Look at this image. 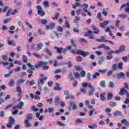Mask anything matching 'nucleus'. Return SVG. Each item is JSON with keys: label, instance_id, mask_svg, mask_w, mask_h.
Segmentation results:
<instances>
[{"label": "nucleus", "instance_id": "obj_1", "mask_svg": "<svg viewBox=\"0 0 129 129\" xmlns=\"http://www.w3.org/2000/svg\"><path fill=\"white\" fill-rule=\"evenodd\" d=\"M71 53L74 54H76L77 53V54H78V55H81L83 57H87V56H89V55H90V53H89V52L81 50L80 49L78 50H76V51H75V50L72 49L71 50Z\"/></svg>", "mask_w": 129, "mask_h": 129}, {"label": "nucleus", "instance_id": "obj_2", "mask_svg": "<svg viewBox=\"0 0 129 129\" xmlns=\"http://www.w3.org/2000/svg\"><path fill=\"white\" fill-rule=\"evenodd\" d=\"M40 78L38 80V85L39 87H42L45 84V81L48 79V77L44 74L40 75Z\"/></svg>", "mask_w": 129, "mask_h": 129}, {"label": "nucleus", "instance_id": "obj_3", "mask_svg": "<svg viewBox=\"0 0 129 129\" xmlns=\"http://www.w3.org/2000/svg\"><path fill=\"white\" fill-rule=\"evenodd\" d=\"M15 122H16V120H15V119H14V118L12 116H10L9 122L7 124V127H9V128L13 127V124H15Z\"/></svg>", "mask_w": 129, "mask_h": 129}, {"label": "nucleus", "instance_id": "obj_4", "mask_svg": "<svg viewBox=\"0 0 129 129\" xmlns=\"http://www.w3.org/2000/svg\"><path fill=\"white\" fill-rule=\"evenodd\" d=\"M47 64H48V62L47 61H40L38 62L37 64H35L34 65V67L36 69H38V68H40L42 66H45V65H47Z\"/></svg>", "mask_w": 129, "mask_h": 129}, {"label": "nucleus", "instance_id": "obj_5", "mask_svg": "<svg viewBox=\"0 0 129 129\" xmlns=\"http://www.w3.org/2000/svg\"><path fill=\"white\" fill-rule=\"evenodd\" d=\"M64 94L66 96H65V99H69L71 98V99H75L74 96L72 95H70V92H69V91L68 90H66L64 91Z\"/></svg>", "mask_w": 129, "mask_h": 129}, {"label": "nucleus", "instance_id": "obj_6", "mask_svg": "<svg viewBox=\"0 0 129 129\" xmlns=\"http://www.w3.org/2000/svg\"><path fill=\"white\" fill-rule=\"evenodd\" d=\"M36 9L37 10L38 15H40V17H44V16H45V12L44 11H42V7H41V6H37Z\"/></svg>", "mask_w": 129, "mask_h": 129}, {"label": "nucleus", "instance_id": "obj_7", "mask_svg": "<svg viewBox=\"0 0 129 129\" xmlns=\"http://www.w3.org/2000/svg\"><path fill=\"white\" fill-rule=\"evenodd\" d=\"M125 51V46L122 45H120L119 47V49L117 50L116 51H114V54H120L122 52Z\"/></svg>", "mask_w": 129, "mask_h": 129}, {"label": "nucleus", "instance_id": "obj_8", "mask_svg": "<svg viewBox=\"0 0 129 129\" xmlns=\"http://www.w3.org/2000/svg\"><path fill=\"white\" fill-rule=\"evenodd\" d=\"M128 92H127V90H126L124 88H122L120 89V91L119 92L118 94H119V95H121V96H123V95H125L126 96L127 95Z\"/></svg>", "mask_w": 129, "mask_h": 129}, {"label": "nucleus", "instance_id": "obj_9", "mask_svg": "<svg viewBox=\"0 0 129 129\" xmlns=\"http://www.w3.org/2000/svg\"><path fill=\"white\" fill-rule=\"evenodd\" d=\"M91 27L93 31L94 34H96V35H98V34L100 33V30H99V29L97 28V27H96L95 25H92Z\"/></svg>", "mask_w": 129, "mask_h": 129}, {"label": "nucleus", "instance_id": "obj_10", "mask_svg": "<svg viewBox=\"0 0 129 129\" xmlns=\"http://www.w3.org/2000/svg\"><path fill=\"white\" fill-rule=\"evenodd\" d=\"M83 10L78 9V10H76V13L77 15H78L81 14V15L83 17H86V16H87V15H86L85 13H83Z\"/></svg>", "mask_w": 129, "mask_h": 129}, {"label": "nucleus", "instance_id": "obj_11", "mask_svg": "<svg viewBox=\"0 0 129 129\" xmlns=\"http://www.w3.org/2000/svg\"><path fill=\"white\" fill-rule=\"evenodd\" d=\"M56 27V24L55 23H51L50 25H46V30H53L54 28Z\"/></svg>", "mask_w": 129, "mask_h": 129}, {"label": "nucleus", "instance_id": "obj_12", "mask_svg": "<svg viewBox=\"0 0 129 129\" xmlns=\"http://www.w3.org/2000/svg\"><path fill=\"white\" fill-rule=\"evenodd\" d=\"M56 86L54 87V90L55 91H61L62 90V88L60 87V84L56 83H55Z\"/></svg>", "mask_w": 129, "mask_h": 129}, {"label": "nucleus", "instance_id": "obj_13", "mask_svg": "<svg viewBox=\"0 0 129 129\" xmlns=\"http://www.w3.org/2000/svg\"><path fill=\"white\" fill-rule=\"evenodd\" d=\"M117 79H121L124 77V74L123 72H120L119 74H116Z\"/></svg>", "mask_w": 129, "mask_h": 129}, {"label": "nucleus", "instance_id": "obj_14", "mask_svg": "<svg viewBox=\"0 0 129 129\" xmlns=\"http://www.w3.org/2000/svg\"><path fill=\"white\" fill-rule=\"evenodd\" d=\"M25 83V80L24 79H20L17 81V85H18V86H20L21 84H22V83Z\"/></svg>", "mask_w": 129, "mask_h": 129}, {"label": "nucleus", "instance_id": "obj_15", "mask_svg": "<svg viewBox=\"0 0 129 129\" xmlns=\"http://www.w3.org/2000/svg\"><path fill=\"white\" fill-rule=\"evenodd\" d=\"M100 98L101 101H105V100H106V98H105V93L101 94L100 95Z\"/></svg>", "mask_w": 129, "mask_h": 129}, {"label": "nucleus", "instance_id": "obj_16", "mask_svg": "<svg viewBox=\"0 0 129 129\" xmlns=\"http://www.w3.org/2000/svg\"><path fill=\"white\" fill-rule=\"evenodd\" d=\"M107 25H109L108 21H104V23H101L100 24V26L101 27V28H104Z\"/></svg>", "mask_w": 129, "mask_h": 129}, {"label": "nucleus", "instance_id": "obj_17", "mask_svg": "<svg viewBox=\"0 0 129 129\" xmlns=\"http://www.w3.org/2000/svg\"><path fill=\"white\" fill-rule=\"evenodd\" d=\"M70 106H72V108L73 110H75L77 109V106L76 105V104L73 103V102H71L70 103Z\"/></svg>", "mask_w": 129, "mask_h": 129}, {"label": "nucleus", "instance_id": "obj_18", "mask_svg": "<svg viewBox=\"0 0 129 129\" xmlns=\"http://www.w3.org/2000/svg\"><path fill=\"white\" fill-rule=\"evenodd\" d=\"M121 123L125 124V125H126L127 126H129V121L126 120V119H123L121 120Z\"/></svg>", "mask_w": 129, "mask_h": 129}, {"label": "nucleus", "instance_id": "obj_19", "mask_svg": "<svg viewBox=\"0 0 129 129\" xmlns=\"http://www.w3.org/2000/svg\"><path fill=\"white\" fill-rule=\"evenodd\" d=\"M24 102L20 101L18 105H17L18 108H19V109H22L23 108V106L24 105Z\"/></svg>", "mask_w": 129, "mask_h": 129}, {"label": "nucleus", "instance_id": "obj_20", "mask_svg": "<svg viewBox=\"0 0 129 129\" xmlns=\"http://www.w3.org/2000/svg\"><path fill=\"white\" fill-rule=\"evenodd\" d=\"M71 43L72 46H73L74 47L75 50H76V48H77V46L75 44V40L74 39H70Z\"/></svg>", "mask_w": 129, "mask_h": 129}, {"label": "nucleus", "instance_id": "obj_21", "mask_svg": "<svg viewBox=\"0 0 129 129\" xmlns=\"http://www.w3.org/2000/svg\"><path fill=\"white\" fill-rule=\"evenodd\" d=\"M8 45H10L13 47H15L16 43L14 42V40H8Z\"/></svg>", "mask_w": 129, "mask_h": 129}, {"label": "nucleus", "instance_id": "obj_22", "mask_svg": "<svg viewBox=\"0 0 129 129\" xmlns=\"http://www.w3.org/2000/svg\"><path fill=\"white\" fill-rule=\"evenodd\" d=\"M44 52H46V53H47V54H48V55H49V56H50V57H52V56H53V53H52V52H51V51H50V50L47 48H45L44 49Z\"/></svg>", "mask_w": 129, "mask_h": 129}, {"label": "nucleus", "instance_id": "obj_23", "mask_svg": "<svg viewBox=\"0 0 129 129\" xmlns=\"http://www.w3.org/2000/svg\"><path fill=\"white\" fill-rule=\"evenodd\" d=\"M54 49H55L57 51V53L59 54H62V50H63V48H59L57 46H54Z\"/></svg>", "mask_w": 129, "mask_h": 129}, {"label": "nucleus", "instance_id": "obj_24", "mask_svg": "<svg viewBox=\"0 0 129 129\" xmlns=\"http://www.w3.org/2000/svg\"><path fill=\"white\" fill-rule=\"evenodd\" d=\"M24 122L27 127H31V126H32V124L30 123V121L28 120H26Z\"/></svg>", "mask_w": 129, "mask_h": 129}, {"label": "nucleus", "instance_id": "obj_25", "mask_svg": "<svg viewBox=\"0 0 129 129\" xmlns=\"http://www.w3.org/2000/svg\"><path fill=\"white\" fill-rule=\"evenodd\" d=\"M83 7H84L83 8V11L85 13H88L87 9L88 8V5L86 4H83Z\"/></svg>", "mask_w": 129, "mask_h": 129}, {"label": "nucleus", "instance_id": "obj_26", "mask_svg": "<svg viewBox=\"0 0 129 129\" xmlns=\"http://www.w3.org/2000/svg\"><path fill=\"white\" fill-rule=\"evenodd\" d=\"M37 48L38 51H40V50L42 49V48H43V43H42L41 42L39 43L37 45Z\"/></svg>", "mask_w": 129, "mask_h": 129}, {"label": "nucleus", "instance_id": "obj_27", "mask_svg": "<svg viewBox=\"0 0 129 129\" xmlns=\"http://www.w3.org/2000/svg\"><path fill=\"white\" fill-rule=\"evenodd\" d=\"M97 18L98 19H99V21H100V22H102V21H103V19H102L101 18V13H100V12H99L97 13Z\"/></svg>", "mask_w": 129, "mask_h": 129}, {"label": "nucleus", "instance_id": "obj_28", "mask_svg": "<svg viewBox=\"0 0 129 129\" xmlns=\"http://www.w3.org/2000/svg\"><path fill=\"white\" fill-rule=\"evenodd\" d=\"M27 66L29 67V68L31 70H35V66L32 65L30 63H27Z\"/></svg>", "mask_w": 129, "mask_h": 129}, {"label": "nucleus", "instance_id": "obj_29", "mask_svg": "<svg viewBox=\"0 0 129 129\" xmlns=\"http://www.w3.org/2000/svg\"><path fill=\"white\" fill-rule=\"evenodd\" d=\"M100 85L102 88H105V81L103 80L100 82Z\"/></svg>", "mask_w": 129, "mask_h": 129}, {"label": "nucleus", "instance_id": "obj_30", "mask_svg": "<svg viewBox=\"0 0 129 129\" xmlns=\"http://www.w3.org/2000/svg\"><path fill=\"white\" fill-rule=\"evenodd\" d=\"M112 97H113L112 94L111 93H109L107 96V100H110L111 99H112Z\"/></svg>", "mask_w": 129, "mask_h": 129}, {"label": "nucleus", "instance_id": "obj_31", "mask_svg": "<svg viewBox=\"0 0 129 129\" xmlns=\"http://www.w3.org/2000/svg\"><path fill=\"white\" fill-rule=\"evenodd\" d=\"M2 59L4 60V61H5L6 62H7V61L9 60V56L6 54L3 55Z\"/></svg>", "mask_w": 129, "mask_h": 129}, {"label": "nucleus", "instance_id": "obj_32", "mask_svg": "<svg viewBox=\"0 0 129 129\" xmlns=\"http://www.w3.org/2000/svg\"><path fill=\"white\" fill-rule=\"evenodd\" d=\"M59 16H60V14L57 13H55L54 15V17H52V19L53 21H55V20H58V18H59Z\"/></svg>", "mask_w": 129, "mask_h": 129}, {"label": "nucleus", "instance_id": "obj_33", "mask_svg": "<svg viewBox=\"0 0 129 129\" xmlns=\"http://www.w3.org/2000/svg\"><path fill=\"white\" fill-rule=\"evenodd\" d=\"M68 78H69L70 80H71V81L74 80V79H75L74 77L72 76V73H70L68 75Z\"/></svg>", "mask_w": 129, "mask_h": 129}, {"label": "nucleus", "instance_id": "obj_34", "mask_svg": "<svg viewBox=\"0 0 129 129\" xmlns=\"http://www.w3.org/2000/svg\"><path fill=\"white\" fill-rule=\"evenodd\" d=\"M123 65V62H122L121 61L118 63V66H117L118 69H120V70L122 69H123V67H122Z\"/></svg>", "mask_w": 129, "mask_h": 129}, {"label": "nucleus", "instance_id": "obj_35", "mask_svg": "<svg viewBox=\"0 0 129 129\" xmlns=\"http://www.w3.org/2000/svg\"><path fill=\"white\" fill-rule=\"evenodd\" d=\"M118 17L121 19H126V18H127V15L125 14H121L119 15Z\"/></svg>", "mask_w": 129, "mask_h": 129}, {"label": "nucleus", "instance_id": "obj_36", "mask_svg": "<svg viewBox=\"0 0 129 129\" xmlns=\"http://www.w3.org/2000/svg\"><path fill=\"white\" fill-rule=\"evenodd\" d=\"M80 6V4H79V3L75 2V4L72 5V8L75 9L76 8H77V7H79Z\"/></svg>", "mask_w": 129, "mask_h": 129}, {"label": "nucleus", "instance_id": "obj_37", "mask_svg": "<svg viewBox=\"0 0 129 129\" xmlns=\"http://www.w3.org/2000/svg\"><path fill=\"white\" fill-rule=\"evenodd\" d=\"M109 105L111 107H114V106H115L116 105H117L116 102H109Z\"/></svg>", "mask_w": 129, "mask_h": 129}, {"label": "nucleus", "instance_id": "obj_38", "mask_svg": "<svg viewBox=\"0 0 129 129\" xmlns=\"http://www.w3.org/2000/svg\"><path fill=\"white\" fill-rule=\"evenodd\" d=\"M59 101H60V98L56 97L54 99L55 105H58V104H59Z\"/></svg>", "mask_w": 129, "mask_h": 129}, {"label": "nucleus", "instance_id": "obj_39", "mask_svg": "<svg viewBox=\"0 0 129 129\" xmlns=\"http://www.w3.org/2000/svg\"><path fill=\"white\" fill-rule=\"evenodd\" d=\"M31 109L32 111H34V112L39 111V109L36 108V107L35 106H32Z\"/></svg>", "mask_w": 129, "mask_h": 129}, {"label": "nucleus", "instance_id": "obj_40", "mask_svg": "<svg viewBox=\"0 0 129 129\" xmlns=\"http://www.w3.org/2000/svg\"><path fill=\"white\" fill-rule=\"evenodd\" d=\"M27 118L29 120H31L32 118H33V114L32 113H29L27 115Z\"/></svg>", "mask_w": 129, "mask_h": 129}, {"label": "nucleus", "instance_id": "obj_41", "mask_svg": "<svg viewBox=\"0 0 129 129\" xmlns=\"http://www.w3.org/2000/svg\"><path fill=\"white\" fill-rule=\"evenodd\" d=\"M13 20V18H8L7 19H6L4 20V24H8V23H10L11 21Z\"/></svg>", "mask_w": 129, "mask_h": 129}, {"label": "nucleus", "instance_id": "obj_42", "mask_svg": "<svg viewBox=\"0 0 129 129\" xmlns=\"http://www.w3.org/2000/svg\"><path fill=\"white\" fill-rule=\"evenodd\" d=\"M114 114L115 116H117L121 115L122 113H121V112L119 111H115L114 112Z\"/></svg>", "mask_w": 129, "mask_h": 129}, {"label": "nucleus", "instance_id": "obj_43", "mask_svg": "<svg viewBox=\"0 0 129 129\" xmlns=\"http://www.w3.org/2000/svg\"><path fill=\"white\" fill-rule=\"evenodd\" d=\"M38 34H39V35H45V32L42 30V29H39L38 30Z\"/></svg>", "mask_w": 129, "mask_h": 129}, {"label": "nucleus", "instance_id": "obj_44", "mask_svg": "<svg viewBox=\"0 0 129 129\" xmlns=\"http://www.w3.org/2000/svg\"><path fill=\"white\" fill-rule=\"evenodd\" d=\"M82 60H83V57H82V56H81L80 55L77 56V62H81V61H82Z\"/></svg>", "mask_w": 129, "mask_h": 129}, {"label": "nucleus", "instance_id": "obj_45", "mask_svg": "<svg viewBox=\"0 0 129 129\" xmlns=\"http://www.w3.org/2000/svg\"><path fill=\"white\" fill-rule=\"evenodd\" d=\"M109 87L110 88H114V83H113V82H109Z\"/></svg>", "mask_w": 129, "mask_h": 129}, {"label": "nucleus", "instance_id": "obj_46", "mask_svg": "<svg viewBox=\"0 0 129 129\" xmlns=\"http://www.w3.org/2000/svg\"><path fill=\"white\" fill-rule=\"evenodd\" d=\"M57 124H58V125H59V126H65V125H66V124L60 121H58L57 122Z\"/></svg>", "mask_w": 129, "mask_h": 129}, {"label": "nucleus", "instance_id": "obj_47", "mask_svg": "<svg viewBox=\"0 0 129 129\" xmlns=\"http://www.w3.org/2000/svg\"><path fill=\"white\" fill-rule=\"evenodd\" d=\"M74 74L75 75V78H76L77 79H78V78H80V77H81L80 74H79V73H74Z\"/></svg>", "mask_w": 129, "mask_h": 129}, {"label": "nucleus", "instance_id": "obj_48", "mask_svg": "<svg viewBox=\"0 0 129 129\" xmlns=\"http://www.w3.org/2000/svg\"><path fill=\"white\" fill-rule=\"evenodd\" d=\"M86 74V73H85V71L84 70H82V71L80 72V75L81 77H85V75Z\"/></svg>", "mask_w": 129, "mask_h": 129}, {"label": "nucleus", "instance_id": "obj_49", "mask_svg": "<svg viewBox=\"0 0 129 129\" xmlns=\"http://www.w3.org/2000/svg\"><path fill=\"white\" fill-rule=\"evenodd\" d=\"M91 33H92V31L91 30H88L87 32L85 33V37H87L88 36H89V35H90V34H91Z\"/></svg>", "mask_w": 129, "mask_h": 129}, {"label": "nucleus", "instance_id": "obj_50", "mask_svg": "<svg viewBox=\"0 0 129 129\" xmlns=\"http://www.w3.org/2000/svg\"><path fill=\"white\" fill-rule=\"evenodd\" d=\"M16 91L18 92V93L22 92V88H21V86H18L16 89Z\"/></svg>", "mask_w": 129, "mask_h": 129}, {"label": "nucleus", "instance_id": "obj_51", "mask_svg": "<svg viewBox=\"0 0 129 129\" xmlns=\"http://www.w3.org/2000/svg\"><path fill=\"white\" fill-rule=\"evenodd\" d=\"M87 79L89 81L91 80V74L88 73L87 75Z\"/></svg>", "mask_w": 129, "mask_h": 129}, {"label": "nucleus", "instance_id": "obj_52", "mask_svg": "<svg viewBox=\"0 0 129 129\" xmlns=\"http://www.w3.org/2000/svg\"><path fill=\"white\" fill-rule=\"evenodd\" d=\"M23 60L24 63H28V57H27V56L24 55Z\"/></svg>", "mask_w": 129, "mask_h": 129}, {"label": "nucleus", "instance_id": "obj_53", "mask_svg": "<svg viewBox=\"0 0 129 129\" xmlns=\"http://www.w3.org/2000/svg\"><path fill=\"white\" fill-rule=\"evenodd\" d=\"M18 25L21 29H24V25L23 24V22L22 21L18 22Z\"/></svg>", "mask_w": 129, "mask_h": 129}, {"label": "nucleus", "instance_id": "obj_54", "mask_svg": "<svg viewBox=\"0 0 129 129\" xmlns=\"http://www.w3.org/2000/svg\"><path fill=\"white\" fill-rule=\"evenodd\" d=\"M116 66L117 65L115 63L112 64L111 67L112 71H115V70H116Z\"/></svg>", "mask_w": 129, "mask_h": 129}, {"label": "nucleus", "instance_id": "obj_55", "mask_svg": "<svg viewBox=\"0 0 129 129\" xmlns=\"http://www.w3.org/2000/svg\"><path fill=\"white\" fill-rule=\"evenodd\" d=\"M95 91V90L93 89L89 91V95L90 96H91V95H93L94 94V92Z\"/></svg>", "mask_w": 129, "mask_h": 129}, {"label": "nucleus", "instance_id": "obj_56", "mask_svg": "<svg viewBox=\"0 0 129 129\" xmlns=\"http://www.w3.org/2000/svg\"><path fill=\"white\" fill-rule=\"evenodd\" d=\"M41 23L42 25H46V24L48 23V21L45 19H42L41 20Z\"/></svg>", "mask_w": 129, "mask_h": 129}, {"label": "nucleus", "instance_id": "obj_57", "mask_svg": "<svg viewBox=\"0 0 129 129\" xmlns=\"http://www.w3.org/2000/svg\"><path fill=\"white\" fill-rule=\"evenodd\" d=\"M18 12H19V11L18 10L14 9L12 11V13H11V15H12V16H14V15H16V14H18Z\"/></svg>", "mask_w": 129, "mask_h": 129}, {"label": "nucleus", "instance_id": "obj_58", "mask_svg": "<svg viewBox=\"0 0 129 129\" xmlns=\"http://www.w3.org/2000/svg\"><path fill=\"white\" fill-rule=\"evenodd\" d=\"M75 122L77 124H79V123H82L84 122V121H83V120H82L80 119H78L77 120H76Z\"/></svg>", "mask_w": 129, "mask_h": 129}, {"label": "nucleus", "instance_id": "obj_59", "mask_svg": "<svg viewBox=\"0 0 129 129\" xmlns=\"http://www.w3.org/2000/svg\"><path fill=\"white\" fill-rule=\"evenodd\" d=\"M106 71H107V70L106 69H104V70H99L98 71V72H99V73H105V72H106Z\"/></svg>", "mask_w": 129, "mask_h": 129}, {"label": "nucleus", "instance_id": "obj_60", "mask_svg": "<svg viewBox=\"0 0 129 129\" xmlns=\"http://www.w3.org/2000/svg\"><path fill=\"white\" fill-rule=\"evenodd\" d=\"M74 67L77 71H80L82 69L80 66H74Z\"/></svg>", "mask_w": 129, "mask_h": 129}, {"label": "nucleus", "instance_id": "obj_61", "mask_svg": "<svg viewBox=\"0 0 129 129\" xmlns=\"http://www.w3.org/2000/svg\"><path fill=\"white\" fill-rule=\"evenodd\" d=\"M14 84H15V81H14V80H11L9 83V86L12 87V86H14Z\"/></svg>", "mask_w": 129, "mask_h": 129}, {"label": "nucleus", "instance_id": "obj_62", "mask_svg": "<svg viewBox=\"0 0 129 129\" xmlns=\"http://www.w3.org/2000/svg\"><path fill=\"white\" fill-rule=\"evenodd\" d=\"M120 24V20H117L116 22V26L118 28V29L119 28V24Z\"/></svg>", "mask_w": 129, "mask_h": 129}, {"label": "nucleus", "instance_id": "obj_63", "mask_svg": "<svg viewBox=\"0 0 129 129\" xmlns=\"http://www.w3.org/2000/svg\"><path fill=\"white\" fill-rule=\"evenodd\" d=\"M77 85H78V81L77 80H75L73 83V86L74 87H77Z\"/></svg>", "mask_w": 129, "mask_h": 129}, {"label": "nucleus", "instance_id": "obj_64", "mask_svg": "<svg viewBox=\"0 0 129 129\" xmlns=\"http://www.w3.org/2000/svg\"><path fill=\"white\" fill-rule=\"evenodd\" d=\"M124 12L126 13L128 15H129V8L128 7H125L124 8Z\"/></svg>", "mask_w": 129, "mask_h": 129}]
</instances>
